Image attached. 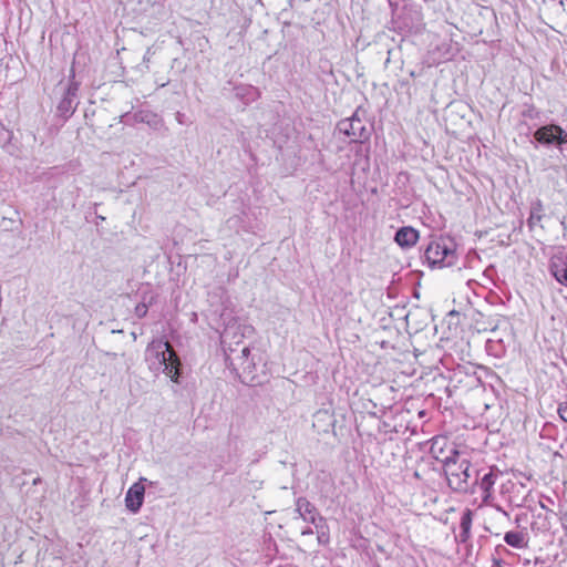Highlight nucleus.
<instances>
[{"label": "nucleus", "instance_id": "obj_21", "mask_svg": "<svg viewBox=\"0 0 567 567\" xmlns=\"http://www.w3.org/2000/svg\"><path fill=\"white\" fill-rule=\"evenodd\" d=\"M237 95L245 96L248 95V100H256L259 96V92L256 87L247 86V87H237Z\"/></svg>", "mask_w": 567, "mask_h": 567}, {"label": "nucleus", "instance_id": "obj_23", "mask_svg": "<svg viewBox=\"0 0 567 567\" xmlns=\"http://www.w3.org/2000/svg\"><path fill=\"white\" fill-rule=\"evenodd\" d=\"M147 306L145 303H138L136 307H135V316L137 318H144L147 313Z\"/></svg>", "mask_w": 567, "mask_h": 567}, {"label": "nucleus", "instance_id": "obj_24", "mask_svg": "<svg viewBox=\"0 0 567 567\" xmlns=\"http://www.w3.org/2000/svg\"><path fill=\"white\" fill-rule=\"evenodd\" d=\"M471 538V532L460 530L458 535L455 536L457 543L465 544Z\"/></svg>", "mask_w": 567, "mask_h": 567}, {"label": "nucleus", "instance_id": "obj_8", "mask_svg": "<svg viewBox=\"0 0 567 567\" xmlns=\"http://www.w3.org/2000/svg\"><path fill=\"white\" fill-rule=\"evenodd\" d=\"M534 138L544 145L567 144V132L559 125L548 124L539 127L534 133Z\"/></svg>", "mask_w": 567, "mask_h": 567}, {"label": "nucleus", "instance_id": "obj_10", "mask_svg": "<svg viewBox=\"0 0 567 567\" xmlns=\"http://www.w3.org/2000/svg\"><path fill=\"white\" fill-rule=\"evenodd\" d=\"M497 477L498 474L493 468L488 471L477 470L475 472L473 480L477 481L476 492L481 493L483 503L488 504L491 502Z\"/></svg>", "mask_w": 567, "mask_h": 567}, {"label": "nucleus", "instance_id": "obj_6", "mask_svg": "<svg viewBox=\"0 0 567 567\" xmlns=\"http://www.w3.org/2000/svg\"><path fill=\"white\" fill-rule=\"evenodd\" d=\"M252 332L254 327L250 324H241L237 322L227 324L221 333V343L224 346L225 352H230V349H234V344L239 346L243 339L252 334Z\"/></svg>", "mask_w": 567, "mask_h": 567}, {"label": "nucleus", "instance_id": "obj_19", "mask_svg": "<svg viewBox=\"0 0 567 567\" xmlns=\"http://www.w3.org/2000/svg\"><path fill=\"white\" fill-rule=\"evenodd\" d=\"M473 511L466 508L461 516L460 520V529L465 532H471L472 523H473Z\"/></svg>", "mask_w": 567, "mask_h": 567}, {"label": "nucleus", "instance_id": "obj_2", "mask_svg": "<svg viewBox=\"0 0 567 567\" xmlns=\"http://www.w3.org/2000/svg\"><path fill=\"white\" fill-rule=\"evenodd\" d=\"M454 460L447 462L443 468L449 486L457 493H476L477 481L475 477L476 470H473L466 453H453Z\"/></svg>", "mask_w": 567, "mask_h": 567}, {"label": "nucleus", "instance_id": "obj_22", "mask_svg": "<svg viewBox=\"0 0 567 567\" xmlns=\"http://www.w3.org/2000/svg\"><path fill=\"white\" fill-rule=\"evenodd\" d=\"M557 413L559 417L567 423V401L558 404Z\"/></svg>", "mask_w": 567, "mask_h": 567}, {"label": "nucleus", "instance_id": "obj_18", "mask_svg": "<svg viewBox=\"0 0 567 567\" xmlns=\"http://www.w3.org/2000/svg\"><path fill=\"white\" fill-rule=\"evenodd\" d=\"M317 529L318 534V542L321 545H326L329 543V534L324 530L326 529V520L323 517L319 516V519L316 524H313Z\"/></svg>", "mask_w": 567, "mask_h": 567}, {"label": "nucleus", "instance_id": "obj_16", "mask_svg": "<svg viewBox=\"0 0 567 567\" xmlns=\"http://www.w3.org/2000/svg\"><path fill=\"white\" fill-rule=\"evenodd\" d=\"M504 542L516 549H523L528 546V534L525 532L509 530L504 535Z\"/></svg>", "mask_w": 567, "mask_h": 567}, {"label": "nucleus", "instance_id": "obj_12", "mask_svg": "<svg viewBox=\"0 0 567 567\" xmlns=\"http://www.w3.org/2000/svg\"><path fill=\"white\" fill-rule=\"evenodd\" d=\"M145 487L141 482L134 483L125 495V505L132 513H137L144 501Z\"/></svg>", "mask_w": 567, "mask_h": 567}, {"label": "nucleus", "instance_id": "obj_1", "mask_svg": "<svg viewBox=\"0 0 567 567\" xmlns=\"http://www.w3.org/2000/svg\"><path fill=\"white\" fill-rule=\"evenodd\" d=\"M145 361L155 375L164 373L173 382H178L181 360L168 341L152 340L145 349Z\"/></svg>", "mask_w": 567, "mask_h": 567}, {"label": "nucleus", "instance_id": "obj_29", "mask_svg": "<svg viewBox=\"0 0 567 567\" xmlns=\"http://www.w3.org/2000/svg\"><path fill=\"white\" fill-rule=\"evenodd\" d=\"M289 2L291 3V2H292V0H289Z\"/></svg>", "mask_w": 567, "mask_h": 567}, {"label": "nucleus", "instance_id": "obj_15", "mask_svg": "<svg viewBox=\"0 0 567 567\" xmlns=\"http://www.w3.org/2000/svg\"><path fill=\"white\" fill-rule=\"evenodd\" d=\"M419 233L409 226L401 227L396 233L394 240L402 248H410L416 244Z\"/></svg>", "mask_w": 567, "mask_h": 567}, {"label": "nucleus", "instance_id": "obj_13", "mask_svg": "<svg viewBox=\"0 0 567 567\" xmlns=\"http://www.w3.org/2000/svg\"><path fill=\"white\" fill-rule=\"evenodd\" d=\"M296 512L299 516L311 524H316L319 519V513L315 505H312L307 498L299 497L296 502Z\"/></svg>", "mask_w": 567, "mask_h": 567}, {"label": "nucleus", "instance_id": "obj_17", "mask_svg": "<svg viewBox=\"0 0 567 567\" xmlns=\"http://www.w3.org/2000/svg\"><path fill=\"white\" fill-rule=\"evenodd\" d=\"M134 121L138 123H146L150 126L156 127L159 123V118L156 114L148 112V111H140L136 112L134 115Z\"/></svg>", "mask_w": 567, "mask_h": 567}, {"label": "nucleus", "instance_id": "obj_27", "mask_svg": "<svg viewBox=\"0 0 567 567\" xmlns=\"http://www.w3.org/2000/svg\"><path fill=\"white\" fill-rule=\"evenodd\" d=\"M496 509L498 512H501L505 517L509 518V514L505 509H503L501 506H497Z\"/></svg>", "mask_w": 567, "mask_h": 567}, {"label": "nucleus", "instance_id": "obj_7", "mask_svg": "<svg viewBox=\"0 0 567 567\" xmlns=\"http://www.w3.org/2000/svg\"><path fill=\"white\" fill-rule=\"evenodd\" d=\"M79 83L74 80H71L63 89H62V97L58 104V113L60 116L64 118H69L75 111L78 106V92H79Z\"/></svg>", "mask_w": 567, "mask_h": 567}, {"label": "nucleus", "instance_id": "obj_26", "mask_svg": "<svg viewBox=\"0 0 567 567\" xmlns=\"http://www.w3.org/2000/svg\"><path fill=\"white\" fill-rule=\"evenodd\" d=\"M184 118H185V114H183V113H181V112H177V113H176V121H177L179 124H184V123H185Z\"/></svg>", "mask_w": 567, "mask_h": 567}, {"label": "nucleus", "instance_id": "obj_9", "mask_svg": "<svg viewBox=\"0 0 567 567\" xmlns=\"http://www.w3.org/2000/svg\"><path fill=\"white\" fill-rule=\"evenodd\" d=\"M456 446L449 442L444 436H436L431 440L430 453L439 462L442 463L443 468L447 462L454 460L453 453H460Z\"/></svg>", "mask_w": 567, "mask_h": 567}, {"label": "nucleus", "instance_id": "obj_5", "mask_svg": "<svg viewBox=\"0 0 567 567\" xmlns=\"http://www.w3.org/2000/svg\"><path fill=\"white\" fill-rule=\"evenodd\" d=\"M337 127L340 133L350 137L352 143H364L370 138V131L355 113L351 117L339 121Z\"/></svg>", "mask_w": 567, "mask_h": 567}, {"label": "nucleus", "instance_id": "obj_28", "mask_svg": "<svg viewBox=\"0 0 567 567\" xmlns=\"http://www.w3.org/2000/svg\"><path fill=\"white\" fill-rule=\"evenodd\" d=\"M301 534H302V535H312V534H313V530H312L311 528H309V527H308V528L303 529Z\"/></svg>", "mask_w": 567, "mask_h": 567}, {"label": "nucleus", "instance_id": "obj_25", "mask_svg": "<svg viewBox=\"0 0 567 567\" xmlns=\"http://www.w3.org/2000/svg\"><path fill=\"white\" fill-rule=\"evenodd\" d=\"M491 567H505V563L499 558H493Z\"/></svg>", "mask_w": 567, "mask_h": 567}, {"label": "nucleus", "instance_id": "obj_14", "mask_svg": "<svg viewBox=\"0 0 567 567\" xmlns=\"http://www.w3.org/2000/svg\"><path fill=\"white\" fill-rule=\"evenodd\" d=\"M336 419L329 410H319L313 414V427L319 433H328L330 429L334 427Z\"/></svg>", "mask_w": 567, "mask_h": 567}, {"label": "nucleus", "instance_id": "obj_4", "mask_svg": "<svg viewBox=\"0 0 567 567\" xmlns=\"http://www.w3.org/2000/svg\"><path fill=\"white\" fill-rule=\"evenodd\" d=\"M226 362L239 377H243V381H246V379L254 381L255 377L251 374L255 371L256 363L254 358L250 357L249 347L244 346L240 351H237V349H230V352L226 351Z\"/></svg>", "mask_w": 567, "mask_h": 567}, {"label": "nucleus", "instance_id": "obj_20", "mask_svg": "<svg viewBox=\"0 0 567 567\" xmlns=\"http://www.w3.org/2000/svg\"><path fill=\"white\" fill-rule=\"evenodd\" d=\"M542 205L538 204L536 207H533L530 210V215L528 217V226L532 228L537 225L542 220Z\"/></svg>", "mask_w": 567, "mask_h": 567}, {"label": "nucleus", "instance_id": "obj_11", "mask_svg": "<svg viewBox=\"0 0 567 567\" xmlns=\"http://www.w3.org/2000/svg\"><path fill=\"white\" fill-rule=\"evenodd\" d=\"M548 270L558 284L567 288V254H557L549 259Z\"/></svg>", "mask_w": 567, "mask_h": 567}, {"label": "nucleus", "instance_id": "obj_3", "mask_svg": "<svg viewBox=\"0 0 567 567\" xmlns=\"http://www.w3.org/2000/svg\"><path fill=\"white\" fill-rule=\"evenodd\" d=\"M430 267H451L456 262L455 244L450 238L440 237L430 241L424 251Z\"/></svg>", "mask_w": 567, "mask_h": 567}]
</instances>
